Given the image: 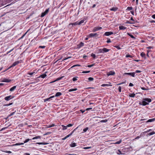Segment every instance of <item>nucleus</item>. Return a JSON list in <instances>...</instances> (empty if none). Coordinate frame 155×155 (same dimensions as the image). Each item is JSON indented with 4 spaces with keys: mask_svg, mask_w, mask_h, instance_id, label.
<instances>
[{
    "mask_svg": "<svg viewBox=\"0 0 155 155\" xmlns=\"http://www.w3.org/2000/svg\"><path fill=\"white\" fill-rule=\"evenodd\" d=\"M129 86L130 87H133L134 86V84L132 83H130L129 84Z\"/></svg>",
    "mask_w": 155,
    "mask_h": 155,
    "instance_id": "63",
    "label": "nucleus"
},
{
    "mask_svg": "<svg viewBox=\"0 0 155 155\" xmlns=\"http://www.w3.org/2000/svg\"><path fill=\"white\" fill-rule=\"evenodd\" d=\"M155 134V133L154 131H152L150 133L148 134V135L149 136H151Z\"/></svg>",
    "mask_w": 155,
    "mask_h": 155,
    "instance_id": "36",
    "label": "nucleus"
},
{
    "mask_svg": "<svg viewBox=\"0 0 155 155\" xmlns=\"http://www.w3.org/2000/svg\"><path fill=\"white\" fill-rule=\"evenodd\" d=\"M12 104H13L12 103H10L8 104H4V106H8L11 105Z\"/></svg>",
    "mask_w": 155,
    "mask_h": 155,
    "instance_id": "48",
    "label": "nucleus"
},
{
    "mask_svg": "<svg viewBox=\"0 0 155 155\" xmlns=\"http://www.w3.org/2000/svg\"><path fill=\"white\" fill-rule=\"evenodd\" d=\"M120 30H124L126 29V28L122 25L120 26L119 27Z\"/></svg>",
    "mask_w": 155,
    "mask_h": 155,
    "instance_id": "18",
    "label": "nucleus"
},
{
    "mask_svg": "<svg viewBox=\"0 0 155 155\" xmlns=\"http://www.w3.org/2000/svg\"><path fill=\"white\" fill-rule=\"evenodd\" d=\"M107 120H101L100 122H106L107 121Z\"/></svg>",
    "mask_w": 155,
    "mask_h": 155,
    "instance_id": "55",
    "label": "nucleus"
},
{
    "mask_svg": "<svg viewBox=\"0 0 155 155\" xmlns=\"http://www.w3.org/2000/svg\"><path fill=\"white\" fill-rule=\"evenodd\" d=\"M90 72V71H83L82 72V73H89Z\"/></svg>",
    "mask_w": 155,
    "mask_h": 155,
    "instance_id": "52",
    "label": "nucleus"
},
{
    "mask_svg": "<svg viewBox=\"0 0 155 155\" xmlns=\"http://www.w3.org/2000/svg\"><path fill=\"white\" fill-rule=\"evenodd\" d=\"M14 97H12L11 95H10L6 97H5L4 99L6 101H8L10 99H11L13 98Z\"/></svg>",
    "mask_w": 155,
    "mask_h": 155,
    "instance_id": "6",
    "label": "nucleus"
},
{
    "mask_svg": "<svg viewBox=\"0 0 155 155\" xmlns=\"http://www.w3.org/2000/svg\"><path fill=\"white\" fill-rule=\"evenodd\" d=\"M21 60H20V61H15L12 64L10 67H11V68L12 67H14L16 66V65L19 64V63H21Z\"/></svg>",
    "mask_w": 155,
    "mask_h": 155,
    "instance_id": "2",
    "label": "nucleus"
},
{
    "mask_svg": "<svg viewBox=\"0 0 155 155\" xmlns=\"http://www.w3.org/2000/svg\"><path fill=\"white\" fill-rule=\"evenodd\" d=\"M88 129V127H87L86 128L84 129L83 130V132H86L87 131Z\"/></svg>",
    "mask_w": 155,
    "mask_h": 155,
    "instance_id": "38",
    "label": "nucleus"
},
{
    "mask_svg": "<svg viewBox=\"0 0 155 155\" xmlns=\"http://www.w3.org/2000/svg\"><path fill=\"white\" fill-rule=\"evenodd\" d=\"M116 153L118 155L123 154L120 150H118Z\"/></svg>",
    "mask_w": 155,
    "mask_h": 155,
    "instance_id": "25",
    "label": "nucleus"
},
{
    "mask_svg": "<svg viewBox=\"0 0 155 155\" xmlns=\"http://www.w3.org/2000/svg\"><path fill=\"white\" fill-rule=\"evenodd\" d=\"M11 81V79H8L7 78H4L3 79L2 81L3 82H9Z\"/></svg>",
    "mask_w": 155,
    "mask_h": 155,
    "instance_id": "11",
    "label": "nucleus"
},
{
    "mask_svg": "<svg viewBox=\"0 0 155 155\" xmlns=\"http://www.w3.org/2000/svg\"><path fill=\"white\" fill-rule=\"evenodd\" d=\"M103 49L104 53H105V52H108L110 50V49H108L107 48H103Z\"/></svg>",
    "mask_w": 155,
    "mask_h": 155,
    "instance_id": "17",
    "label": "nucleus"
},
{
    "mask_svg": "<svg viewBox=\"0 0 155 155\" xmlns=\"http://www.w3.org/2000/svg\"><path fill=\"white\" fill-rule=\"evenodd\" d=\"M14 48H13V49H11V50H10V51H8L7 53V54H8V53H10V52H11L12 51L13 49H14Z\"/></svg>",
    "mask_w": 155,
    "mask_h": 155,
    "instance_id": "62",
    "label": "nucleus"
},
{
    "mask_svg": "<svg viewBox=\"0 0 155 155\" xmlns=\"http://www.w3.org/2000/svg\"><path fill=\"white\" fill-rule=\"evenodd\" d=\"M114 47H115V48H116L118 50L121 49V48L120 47L119 45H115V46H114Z\"/></svg>",
    "mask_w": 155,
    "mask_h": 155,
    "instance_id": "46",
    "label": "nucleus"
},
{
    "mask_svg": "<svg viewBox=\"0 0 155 155\" xmlns=\"http://www.w3.org/2000/svg\"><path fill=\"white\" fill-rule=\"evenodd\" d=\"M94 79V78L92 77H90L88 78V80L89 81H93Z\"/></svg>",
    "mask_w": 155,
    "mask_h": 155,
    "instance_id": "45",
    "label": "nucleus"
},
{
    "mask_svg": "<svg viewBox=\"0 0 155 155\" xmlns=\"http://www.w3.org/2000/svg\"><path fill=\"white\" fill-rule=\"evenodd\" d=\"M54 126H55L54 124H52L51 125H49V126H48V127H47V128H50V127H54Z\"/></svg>",
    "mask_w": 155,
    "mask_h": 155,
    "instance_id": "43",
    "label": "nucleus"
},
{
    "mask_svg": "<svg viewBox=\"0 0 155 155\" xmlns=\"http://www.w3.org/2000/svg\"><path fill=\"white\" fill-rule=\"evenodd\" d=\"M102 28L100 27H94L92 30V31L95 32L97 31H98L101 30Z\"/></svg>",
    "mask_w": 155,
    "mask_h": 155,
    "instance_id": "5",
    "label": "nucleus"
},
{
    "mask_svg": "<svg viewBox=\"0 0 155 155\" xmlns=\"http://www.w3.org/2000/svg\"><path fill=\"white\" fill-rule=\"evenodd\" d=\"M84 19L83 20H81L80 21H79L78 24V25H81V24H82V23H83L84 22Z\"/></svg>",
    "mask_w": 155,
    "mask_h": 155,
    "instance_id": "30",
    "label": "nucleus"
},
{
    "mask_svg": "<svg viewBox=\"0 0 155 155\" xmlns=\"http://www.w3.org/2000/svg\"><path fill=\"white\" fill-rule=\"evenodd\" d=\"M16 86H14L12 87H11L9 91H13L16 88Z\"/></svg>",
    "mask_w": 155,
    "mask_h": 155,
    "instance_id": "21",
    "label": "nucleus"
},
{
    "mask_svg": "<svg viewBox=\"0 0 155 155\" xmlns=\"http://www.w3.org/2000/svg\"><path fill=\"white\" fill-rule=\"evenodd\" d=\"M46 15V14L44 13V12H43L41 13V17H44L45 15Z\"/></svg>",
    "mask_w": 155,
    "mask_h": 155,
    "instance_id": "51",
    "label": "nucleus"
},
{
    "mask_svg": "<svg viewBox=\"0 0 155 155\" xmlns=\"http://www.w3.org/2000/svg\"><path fill=\"white\" fill-rule=\"evenodd\" d=\"M31 139H26L24 141V143H26L27 142H28L30 140H31Z\"/></svg>",
    "mask_w": 155,
    "mask_h": 155,
    "instance_id": "41",
    "label": "nucleus"
},
{
    "mask_svg": "<svg viewBox=\"0 0 155 155\" xmlns=\"http://www.w3.org/2000/svg\"><path fill=\"white\" fill-rule=\"evenodd\" d=\"M143 100H144L146 102H147L148 103H150L151 102V99L150 98H143Z\"/></svg>",
    "mask_w": 155,
    "mask_h": 155,
    "instance_id": "9",
    "label": "nucleus"
},
{
    "mask_svg": "<svg viewBox=\"0 0 155 155\" xmlns=\"http://www.w3.org/2000/svg\"><path fill=\"white\" fill-rule=\"evenodd\" d=\"M73 125V124H70L67 125V127H70L72 126Z\"/></svg>",
    "mask_w": 155,
    "mask_h": 155,
    "instance_id": "53",
    "label": "nucleus"
},
{
    "mask_svg": "<svg viewBox=\"0 0 155 155\" xmlns=\"http://www.w3.org/2000/svg\"><path fill=\"white\" fill-rule=\"evenodd\" d=\"M91 147H84L83 148V149H91Z\"/></svg>",
    "mask_w": 155,
    "mask_h": 155,
    "instance_id": "49",
    "label": "nucleus"
},
{
    "mask_svg": "<svg viewBox=\"0 0 155 155\" xmlns=\"http://www.w3.org/2000/svg\"><path fill=\"white\" fill-rule=\"evenodd\" d=\"M76 146V143H72L70 145V147H74Z\"/></svg>",
    "mask_w": 155,
    "mask_h": 155,
    "instance_id": "19",
    "label": "nucleus"
},
{
    "mask_svg": "<svg viewBox=\"0 0 155 155\" xmlns=\"http://www.w3.org/2000/svg\"><path fill=\"white\" fill-rule=\"evenodd\" d=\"M115 74V73L114 71H110L107 73V75L108 76H109L110 75H114Z\"/></svg>",
    "mask_w": 155,
    "mask_h": 155,
    "instance_id": "7",
    "label": "nucleus"
},
{
    "mask_svg": "<svg viewBox=\"0 0 155 155\" xmlns=\"http://www.w3.org/2000/svg\"><path fill=\"white\" fill-rule=\"evenodd\" d=\"M127 35H129V36H130L132 38H134V39L135 38V37L130 33H127Z\"/></svg>",
    "mask_w": 155,
    "mask_h": 155,
    "instance_id": "23",
    "label": "nucleus"
},
{
    "mask_svg": "<svg viewBox=\"0 0 155 155\" xmlns=\"http://www.w3.org/2000/svg\"><path fill=\"white\" fill-rule=\"evenodd\" d=\"M61 126L63 127L62 128L63 130H66L67 129V126H64V125H61Z\"/></svg>",
    "mask_w": 155,
    "mask_h": 155,
    "instance_id": "33",
    "label": "nucleus"
},
{
    "mask_svg": "<svg viewBox=\"0 0 155 155\" xmlns=\"http://www.w3.org/2000/svg\"><path fill=\"white\" fill-rule=\"evenodd\" d=\"M49 11V9H46L44 13L46 15L48 12Z\"/></svg>",
    "mask_w": 155,
    "mask_h": 155,
    "instance_id": "50",
    "label": "nucleus"
},
{
    "mask_svg": "<svg viewBox=\"0 0 155 155\" xmlns=\"http://www.w3.org/2000/svg\"><path fill=\"white\" fill-rule=\"evenodd\" d=\"M135 94L134 93L133 94H130L129 95V96L131 97H134L135 96Z\"/></svg>",
    "mask_w": 155,
    "mask_h": 155,
    "instance_id": "22",
    "label": "nucleus"
},
{
    "mask_svg": "<svg viewBox=\"0 0 155 155\" xmlns=\"http://www.w3.org/2000/svg\"><path fill=\"white\" fill-rule=\"evenodd\" d=\"M7 127H3V128H2L0 130V131H2L3 130H4L5 129H6V128H7Z\"/></svg>",
    "mask_w": 155,
    "mask_h": 155,
    "instance_id": "59",
    "label": "nucleus"
},
{
    "mask_svg": "<svg viewBox=\"0 0 155 155\" xmlns=\"http://www.w3.org/2000/svg\"><path fill=\"white\" fill-rule=\"evenodd\" d=\"M78 21H77L76 22H75L74 23H70L69 24V25H78Z\"/></svg>",
    "mask_w": 155,
    "mask_h": 155,
    "instance_id": "24",
    "label": "nucleus"
},
{
    "mask_svg": "<svg viewBox=\"0 0 155 155\" xmlns=\"http://www.w3.org/2000/svg\"><path fill=\"white\" fill-rule=\"evenodd\" d=\"M78 128V127H77L70 134H69L67 135L66 137L67 138L68 137H70V136H71V135H72V134H73V133L76 130V129Z\"/></svg>",
    "mask_w": 155,
    "mask_h": 155,
    "instance_id": "10",
    "label": "nucleus"
},
{
    "mask_svg": "<svg viewBox=\"0 0 155 155\" xmlns=\"http://www.w3.org/2000/svg\"><path fill=\"white\" fill-rule=\"evenodd\" d=\"M118 8L117 7H113L110 9V10L111 11H113L115 12L117 10Z\"/></svg>",
    "mask_w": 155,
    "mask_h": 155,
    "instance_id": "15",
    "label": "nucleus"
},
{
    "mask_svg": "<svg viewBox=\"0 0 155 155\" xmlns=\"http://www.w3.org/2000/svg\"><path fill=\"white\" fill-rule=\"evenodd\" d=\"M141 88L142 90H148V89H146L145 88L143 87H141Z\"/></svg>",
    "mask_w": 155,
    "mask_h": 155,
    "instance_id": "60",
    "label": "nucleus"
},
{
    "mask_svg": "<svg viewBox=\"0 0 155 155\" xmlns=\"http://www.w3.org/2000/svg\"><path fill=\"white\" fill-rule=\"evenodd\" d=\"M84 43L82 42H81L78 45V46L79 48L82 47L84 46Z\"/></svg>",
    "mask_w": 155,
    "mask_h": 155,
    "instance_id": "20",
    "label": "nucleus"
},
{
    "mask_svg": "<svg viewBox=\"0 0 155 155\" xmlns=\"http://www.w3.org/2000/svg\"><path fill=\"white\" fill-rule=\"evenodd\" d=\"M77 88H74V89H70L69 90V92H71V91H74L77 90Z\"/></svg>",
    "mask_w": 155,
    "mask_h": 155,
    "instance_id": "31",
    "label": "nucleus"
},
{
    "mask_svg": "<svg viewBox=\"0 0 155 155\" xmlns=\"http://www.w3.org/2000/svg\"><path fill=\"white\" fill-rule=\"evenodd\" d=\"M126 24H133L134 23V22H130L128 21H127L126 22Z\"/></svg>",
    "mask_w": 155,
    "mask_h": 155,
    "instance_id": "47",
    "label": "nucleus"
},
{
    "mask_svg": "<svg viewBox=\"0 0 155 155\" xmlns=\"http://www.w3.org/2000/svg\"><path fill=\"white\" fill-rule=\"evenodd\" d=\"M121 87L119 86L118 87V91L119 92H121Z\"/></svg>",
    "mask_w": 155,
    "mask_h": 155,
    "instance_id": "57",
    "label": "nucleus"
},
{
    "mask_svg": "<svg viewBox=\"0 0 155 155\" xmlns=\"http://www.w3.org/2000/svg\"><path fill=\"white\" fill-rule=\"evenodd\" d=\"M47 76V75L46 74H44L40 75L39 76L38 78H44Z\"/></svg>",
    "mask_w": 155,
    "mask_h": 155,
    "instance_id": "13",
    "label": "nucleus"
},
{
    "mask_svg": "<svg viewBox=\"0 0 155 155\" xmlns=\"http://www.w3.org/2000/svg\"><path fill=\"white\" fill-rule=\"evenodd\" d=\"M41 138V136H36L34 137H33L32 139V140H35L36 139H40Z\"/></svg>",
    "mask_w": 155,
    "mask_h": 155,
    "instance_id": "32",
    "label": "nucleus"
},
{
    "mask_svg": "<svg viewBox=\"0 0 155 155\" xmlns=\"http://www.w3.org/2000/svg\"><path fill=\"white\" fill-rule=\"evenodd\" d=\"M36 73V70H35L32 72H28L27 74L30 75H32L33 74H35Z\"/></svg>",
    "mask_w": 155,
    "mask_h": 155,
    "instance_id": "14",
    "label": "nucleus"
},
{
    "mask_svg": "<svg viewBox=\"0 0 155 155\" xmlns=\"http://www.w3.org/2000/svg\"><path fill=\"white\" fill-rule=\"evenodd\" d=\"M98 35L96 33H90L89 35H88L87 37L89 38H93V37H96L97 36H98Z\"/></svg>",
    "mask_w": 155,
    "mask_h": 155,
    "instance_id": "1",
    "label": "nucleus"
},
{
    "mask_svg": "<svg viewBox=\"0 0 155 155\" xmlns=\"http://www.w3.org/2000/svg\"><path fill=\"white\" fill-rule=\"evenodd\" d=\"M155 118H153L148 120L147 121V122H152L154 121L155 120Z\"/></svg>",
    "mask_w": 155,
    "mask_h": 155,
    "instance_id": "27",
    "label": "nucleus"
},
{
    "mask_svg": "<svg viewBox=\"0 0 155 155\" xmlns=\"http://www.w3.org/2000/svg\"><path fill=\"white\" fill-rule=\"evenodd\" d=\"M132 9H133V8L132 7H128L127 8V10H132Z\"/></svg>",
    "mask_w": 155,
    "mask_h": 155,
    "instance_id": "44",
    "label": "nucleus"
},
{
    "mask_svg": "<svg viewBox=\"0 0 155 155\" xmlns=\"http://www.w3.org/2000/svg\"><path fill=\"white\" fill-rule=\"evenodd\" d=\"M16 112V110H15L14 112L11 113L10 114H9L8 115V117H11L13 115L15 114V113Z\"/></svg>",
    "mask_w": 155,
    "mask_h": 155,
    "instance_id": "26",
    "label": "nucleus"
},
{
    "mask_svg": "<svg viewBox=\"0 0 155 155\" xmlns=\"http://www.w3.org/2000/svg\"><path fill=\"white\" fill-rule=\"evenodd\" d=\"M24 144V143H16L14 145L18 146V145H23Z\"/></svg>",
    "mask_w": 155,
    "mask_h": 155,
    "instance_id": "34",
    "label": "nucleus"
},
{
    "mask_svg": "<svg viewBox=\"0 0 155 155\" xmlns=\"http://www.w3.org/2000/svg\"><path fill=\"white\" fill-rule=\"evenodd\" d=\"M121 142H122V140H119V141H117V142H116L115 143V144H119Z\"/></svg>",
    "mask_w": 155,
    "mask_h": 155,
    "instance_id": "40",
    "label": "nucleus"
},
{
    "mask_svg": "<svg viewBox=\"0 0 155 155\" xmlns=\"http://www.w3.org/2000/svg\"><path fill=\"white\" fill-rule=\"evenodd\" d=\"M99 52L104 53L103 49H98Z\"/></svg>",
    "mask_w": 155,
    "mask_h": 155,
    "instance_id": "35",
    "label": "nucleus"
},
{
    "mask_svg": "<svg viewBox=\"0 0 155 155\" xmlns=\"http://www.w3.org/2000/svg\"><path fill=\"white\" fill-rule=\"evenodd\" d=\"M145 55H145V53L143 52H142L140 54V56L142 58H144V59H146V58Z\"/></svg>",
    "mask_w": 155,
    "mask_h": 155,
    "instance_id": "12",
    "label": "nucleus"
},
{
    "mask_svg": "<svg viewBox=\"0 0 155 155\" xmlns=\"http://www.w3.org/2000/svg\"><path fill=\"white\" fill-rule=\"evenodd\" d=\"M78 78V77H75L73 78L72 80L73 81H76L77 80V78Z\"/></svg>",
    "mask_w": 155,
    "mask_h": 155,
    "instance_id": "42",
    "label": "nucleus"
},
{
    "mask_svg": "<svg viewBox=\"0 0 155 155\" xmlns=\"http://www.w3.org/2000/svg\"><path fill=\"white\" fill-rule=\"evenodd\" d=\"M45 46H39V48H45Z\"/></svg>",
    "mask_w": 155,
    "mask_h": 155,
    "instance_id": "61",
    "label": "nucleus"
},
{
    "mask_svg": "<svg viewBox=\"0 0 155 155\" xmlns=\"http://www.w3.org/2000/svg\"><path fill=\"white\" fill-rule=\"evenodd\" d=\"M94 64H91V65H88L87 66L88 67L91 68V67L94 66Z\"/></svg>",
    "mask_w": 155,
    "mask_h": 155,
    "instance_id": "54",
    "label": "nucleus"
},
{
    "mask_svg": "<svg viewBox=\"0 0 155 155\" xmlns=\"http://www.w3.org/2000/svg\"><path fill=\"white\" fill-rule=\"evenodd\" d=\"M51 99L50 98V97H49V98H48L44 99V102H46L47 101H49Z\"/></svg>",
    "mask_w": 155,
    "mask_h": 155,
    "instance_id": "29",
    "label": "nucleus"
},
{
    "mask_svg": "<svg viewBox=\"0 0 155 155\" xmlns=\"http://www.w3.org/2000/svg\"><path fill=\"white\" fill-rule=\"evenodd\" d=\"M114 33L112 32H106L105 33L104 35V36L105 35L107 36H108L112 34H113Z\"/></svg>",
    "mask_w": 155,
    "mask_h": 155,
    "instance_id": "8",
    "label": "nucleus"
},
{
    "mask_svg": "<svg viewBox=\"0 0 155 155\" xmlns=\"http://www.w3.org/2000/svg\"><path fill=\"white\" fill-rule=\"evenodd\" d=\"M62 95V94L60 92H58L56 93L55 95V97H58Z\"/></svg>",
    "mask_w": 155,
    "mask_h": 155,
    "instance_id": "16",
    "label": "nucleus"
},
{
    "mask_svg": "<svg viewBox=\"0 0 155 155\" xmlns=\"http://www.w3.org/2000/svg\"><path fill=\"white\" fill-rule=\"evenodd\" d=\"M81 66V65H79V64H76V65H73L71 67V68H73V67H76V66Z\"/></svg>",
    "mask_w": 155,
    "mask_h": 155,
    "instance_id": "56",
    "label": "nucleus"
},
{
    "mask_svg": "<svg viewBox=\"0 0 155 155\" xmlns=\"http://www.w3.org/2000/svg\"><path fill=\"white\" fill-rule=\"evenodd\" d=\"M130 75L133 77H134L135 76V73L134 72L130 73H125L124 74V75Z\"/></svg>",
    "mask_w": 155,
    "mask_h": 155,
    "instance_id": "3",
    "label": "nucleus"
},
{
    "mask_svg": "<svg viewBox=\"0 0 155 155\" xmlns=\"http://www.w3.org/2000/svg\"><path fill=\"white\" fill-rule=\"evenodd\" d=\"M91 56L94 59H95L96 58V55H95L93 54L92 53L91 54Z\"/></svg>",
    "mask_w": 155,
    "mask_h": 155,
    "instance_id": "37",
    "label": "nucleus"
},
{
    "mask_svg": "<svg viewBox=\"0 0 155 155\" xmlns=\"http://www.w3.org/2000/svg\"><path fill=\"white\" fill-rule=\"evenodd\" d=\"M111 41L110 38L108 39V40L107 41V42L108 43L111 42Z\"/></svg>",
    "mask_w": 155,
    "mask_h": 155,
    "instance_id": "58",
    "label": "nucleus"
},
{
    "mask_svg": "<svg viewBox=\"0 0 155 155\" xmlns=\"http://www.w3.org/2000/svg\"><path fill=\"white\" fill-rule=\"evenodd\" d=\"M151 17L155 19V14L152 15Z\"/></svg>",
    "mask_w": 155,
    "mask_h": 155,
    "instance_id": "64",
    "label": "nucleus"
},
{
    "mask_svg": "<svg viewBox=\"0 0 155 155\" xmlns=\"http://www.w3.org/2000/svg\"><path fill=\"white\" fill-rule=\"evenodd\" d=\"M111 86V85H110V84H103L101 85V86L102 87H105V86Z\"/></svg>",
    "mask_w": 155,
    "mask_h": 155,
    "instance_id": "28",
    "label": "nucleus"
},
{
    "mask_svg": "<svg viewBox=\"0 0 155 155\" xmlns=\"http://www.w3.org/2000/svg\"><path fill=\"white\" fill-rule=\"evenodd\" d=\"M139 104L140 105H142L143 106H145L147 105H148L149 103L144 100H143V101L142 102H139Z\"/></svg>",
    "mask_w": 155,
    "mask_h": 155,
    "instance_id": "4",
    "label": "nucleus"
},
{
    "mask_svg": "<svg viewBox=\"0 0 155 155\" xmlns=\"http://www.w3.org/2000/svg\"><path fill=\"white\" fill-rule=\"evenodd\" d=\"M37 143L39 144H43V145H46L47 144V143Z\"/></svg>",
    "mask_w": 155,
    "mask_h": 155,
    "instance_id": "39",
    "label": "nucleus"
}]
</instances>
